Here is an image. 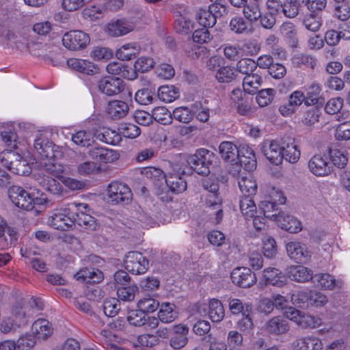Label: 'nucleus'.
<instances>
[{"mask_svg":"<svg viewBox=\"0 0 350 350\" xmlns=\"http://www.w3.org/2000/svg\"><path fill=\"white\" fill-rule=\"evenodd\" d=\"M265 157L272 163L280 165L282 163L283 141L265 140L260 145Z\"/></svg>","mask_w":350,"mask_h":350,"instance_id":"obj_8","label":"nucleus"},{"mask_svg":"<svg viewBox=\"0 0 350 350\" xmlns=\"http://www.w3.org/2000/svg\"><path fill=\"white\" fill-rule=\"evenodd\" d=\"M260 208L263 213L264 219H285L286 217L282 211H278L274 202L263 201L260 204Z\"/></svg>","mask_w":350,"mask_h":350,"instance_id":"obj_34","label":"nucleus"},{"mask_svg":"<svg viewBox=\"0 0 350 350\" xmlns=\"http://www.w3.org/2000/svg\"><path fill=\"white\" fill-rule=\"evenodd\" d=\"M96 138L106 144L111 145H116L121 141L120 134L111 129H107L103 133H98Z\"/></svg>","mask_w":350,"mask_h":350,"instance_id":"obj_51","label":"nucleus"},{"mask_svg":"<svg viewBox=\"0 0 350 350\" xmlns=\"http://www.w3.org/2000/svg\"><path fill=\"white\" fill-rule=\"evenodd\" d=\"M261 2L262 0H247L243 9V14L247 20L255 21L261 16Z\"/></svg>","mask_w":350,"mask_h":350,"instance_id":"obj_35","label":"nucleus"},{"mask_svg":"<svg viewBox=\"0 0 350 350\" xmlns=\"http://www.w3.org/2000/svg\"><path fill=\"white\" fill-rule=\"evenodd\" d=\"M334 15L341 21H346L349 18L350 3L348 0L338 3H334Z\"/></svg>","mask_w":350,"mask_h":350,"instance_id":"obj_59","label":"nucleus"},{"mask_svg":"<svg viewBox=\"0 0 350 350\" xmlns=\"http://www.w3.org/2000/svg\"><path fill=\"white\" fill-rule=\"evenodd\" d=\"M226 341L229 350H244L243 349V333L239 332L238 330H230L227 334Z\"/></svg>","mask_w":350,"mask_h":350,"instance_id":"obj_42","label":"nucleus"},{"mask_svg":"<svg viewBox=\"0 0 350 350\" xmlns=\"http://www.w3.org/2000/svg\"><path fill=\"white\" fill-rule=\"evenodd\" d=\"M198 23L205 28L213 27L216 23V16L210 9H199L196 15Z\"/></svg>","mask_w":350,"mask_h":350,"instance_id":"obj_38","label":"nucleus"},{"mask_svg":"<svg viewBox=\"0 0 350 350\" xmlns=\"http://www.w3.org/2000/svg\"><path fill=\"white\" fill-rule=\"evenodd\" d=\"M239 160L241 166L247 170L252 171L257 165L256 157L254 150L247 145H243L239 148Z\"/></svg>","mask_w":350,"mask_h":350,"instance_id":"obj_18","label":"nucleus"},{"mask_svg":"<svg viewBox=\"0 0 350 350\" xmlns=\"http://www.w3.org/2000/svg\"><path fill=\"white\" fill-rule=\"evenodd\" d=\"M178 317L176 306L172 303L164 302L160 305L158 312L159 319L164 323H170Z\"/></svg>","mask_w":350,"mask_h":350,"instance_id":"obj_30","label":"nucleus"},{"mask_svg":"<svg viewBox=\"0 0 350 350\" xmlns=\"http://www.w3.org/2000/svg\"><path fill=\"white\" fill-rule=\"evenodd\" d=\"M292 61L298 67L305 66L311 69H314L317 64V60L314 56L302 53L295 55Z\"/></svg>","mask_w":350,"mask_h":350,"instance_id":"obj_45","label":"nucleus"},{"mask_svg":"<svg viewBox=\"0 0 350 350\" xmlns=\"http://www.w3.org/2000/svg\"><path fill=\"white\" fill-rule=\"evenodd\" d=\"M256 69V62L250 58H243L237 64V70L245 76L253 74Z\"/></svg>","mask_w":350,"mask_h":350,"instance_id":"obj_57","label":"nucleus"},{"mask_svg":"<svg viewBox=\"0 0 350 350\" xmlns=\"http://www.w3.org/2000/svg\"><path fill=\"white\" fill-rule=\"evenodd\" d=\"M275 90L272 88L263 89L259 91L256 96V100L260 107L269 105L273 100Z\"/></svg>","mask_w":350,"mask_h":350,"instance_id":"obj_54","label":"nucleus"},{"mask_svg":"<svg viewBox=\"0 0 350 350\" xmlns=\"http://www.w3.org/2000/svg\"><path fill=\"white\" fill-rule=\"evenodd\" d=\"M208 317L213 322H220L225 316V310L222 303L217 299H212L208 301Z\"/></svg>","mask_w":350,"mask_h":350,"instance_id":"obj_33","label":"nucleus"},{"mask_svg":"<svg viewBox=\"0 0 350 350\" xmlns=\"http://www.w3.org/2000/svg\"><path fill=\"white\" fill-rule=\"evenodd\" d=\"M303 23L306 29L309 31L316 32L319 31L321 27L322 20L318 14L311 12L310 14L305 16L303 20Z\"/></svg>","mask_w":350,"mask_h":350,"instance_id":"obj_50","label":"nucleus"},{"mask_svg":"<svg viewBox=\"0 0 350 350\" xmlns=\"http://www.w3.org/2000/svg\"><path fill=\"white\" fill-rule=\"evenodd\" d=\"M225 57L230 61H237L245 55L243 46L239 44H227L224 46Z\"/></svg>","mask_w":350,"mask_h":350,"instance_id":"obj_40","label":"nucleus"},{"mask_svg":"<svg viewBox=\"0 0 350 350\" xmlns=\"http://www.w3.org/2000/svg\"><path fill=\"white\" fill-rule=\"evenodd\" d=\"M8 196L16 206L27 211L33 208V198L23 187L16 185L10 187Z\"/></svg>","mask_w":350,"mask_h":350,"instance_id":"obj_9","label":"nucleus"},{"mask_svg":"<svg viewBox=\"0 0 350 350\" xmlns=\"http://www.w3.org/2000/svg\"><path fill=\"white\" fill-rule=\"evenodd\" d=\"M280 31L283 37L291 47L296 48L299 40L297 36V29L293 23L285 22L280 26Z\"/></svg>","mask_w":350,"mask_h":350,"instance_id":"obj_32","label":"nucleus"},{"mask_svg":"<svg viewBox=\"0 0 350 350\" xmlns=\"http://www.w3.org/2000/svg\"><path fill=\"white\" fill-rule=\"evenodd\" d=\"M323 325V320L319 316L303 313L299 326L303 328L314 329Z\"/></svg>","mask_w":350,"mask_h":350,"instance_id":"obj_52","label":"nucleus"},{"mask_svg":"<svg viewBox=\"0 0 350 350\" xmlns=\"http://www.w3.org/2000/svg\"><path fill=\"white\" fill-rule=\"evenodd\" d=\"M239 187L244 197L251 198L256 193L257 183L251 174H247L239 178Z\"/></svg>","mask_w":350,"mask_h":350,"instance_id":"obj_29","label":"nucleus"},{"mask_svg":"<svg viewBox=\"0 0 350 350\" xmlns=\"http://www.w3.org/2000/svg\"><path fill=\"white\" fill-rule=\"evenodd\" d=\"M77 210L79 208L75 203H70L57 208L55 215L59 219H75V213H77Z\"/></svg>","mask_w":350,"mask_h":350,"instance_id":"obj_58","label":"nucleus"},{"mask_svg":"<svg viewBox=\"0 0 350 350\" xmlns=\"http://www.w3.org/2000/svg\"><path fill=\"white\" fill-rule=\"evenodd\" d=\"M282 160L295 163L300 158L301 152L294 139L283 141Z\"/></svg>","mask_w":350,"mask_h":350,"instance_id":"obj_27","label":"nucleus"},{"mask_svg":"<svg viewBox=\"0 0 350 350\" xmlns=\"http://www.w3.org/2000/svg\"><path fill=\"white\" fill-rule=\"evenodd\" d=\"M321 115L320 109L317 107H313L307 110L303 116L302 122L307 126L314 125L319 120Z\"/></svg>","mask_w":350,"mask_h":350,"instance_id":"obj_63","label":"nucleus"},{"mask_svg":"<svg viewBox=\"0 0 350 350\" xmlns=\"http://www.w3.org/2000/svg\"><path fill=\"white\" fill-rule=\"evenodd\" d=\"M141 46L135 42L122 45L116 51V56L122 61H129L136 57L140 53Z\"/></svg>","mask_w":350,"mask_h":350,"instance_id":"obj_21","label":"nucleus"},{"mask_svg":"<svg viewBox=\"0 0 350 350\" xmlns=\"http://www.w3.org/2000/svg\"><path fill=\"white\" fill-rule=\"evenodd\" d=\"M62 43L69 50H79L86 47L90 43V37L82 31H70L63 36Z\"/></svg>","mask_w":350,"mask_h":350,"instance_id":"obj_7","label":"nucleus"},{"mask_svg":"<svg viewBox=\"0 0 350 350\" xmlns=\"http://www.w3.org/2000/svg\"><path fill=\"white\" fill-rule=\"evenodd\" d=\"M75 278L86 283H98L103 279V273L101 271L94 267L83 268L79 270Z\"/></svg>","mask_w":350,"mask_h":350,"instance_id":"obj_23","label":"nucleus"},{"mask_svg":"<svg viewBox=\"0 0 350 350\" xmlns=\"http://www.w3.org/2000/svg\"><path fill=\"white\" fill-rule=\"evenodd\" d=\"M135 28L132 21L119 19L109 23L106 27L107 32L113 37H119L129 33Z\"/></svg>","mask_w":350,"mask_h":350,"instance_id":"obj_15","label":"nucleus"},{"mask_svg":"<svg viewBox=\"0 0 350 350\" xmlns=\"http://www.w3.org/2000/svg\"><path fill=\"white\" fill-rule=\"evenodd\" d=\"M67 65L79 72L88 75L98 72V68L92 62L86 59L70 58L67 60Z\"/></svg>","mask_w":350,"mask_h":350,"instance_id":"obj_19","label":"nucleus"},{"mask_svg":"<svg viewBox=\"0 0 350 350\" xmlns=\"http://www.w3.org/2000/svg\"><path fill=\"white\" fill-rule=\"evenodd\" d=\"M172 116L179 122L189 123L193 118V111L187 107H179L173 110Z\"/></svg>","mask_w":350,"mask_h":350,"instance_id":"obj_53","label":"nucleus"},{"mask_svg":"<svg viewBox=\"0 0 350 350\" xmlns=\"http://www.w3.org/2000/svg\"><path fill=\"white\" fill-rule=\"evenodd\" d=\"M239 204L241 213L245 219H250L255 217L256 206L251 198H242Z\"/></svg>","mask_w":350,"mask_h":350,"instance_id":"obj_46","label":"nucleus"},{"mask_svg":"<svg viewBox=\"0 0 350 350\" xmlns=\"http://www.w3.org/2000/svg\"><path fill=\"white\" fill-rule=\"evenodd\" d=\"M172 171L165 176V181L172 192L180 193L187 189V184L184 178L181 176L187 173L186 167L180 165L179 163L172 164Z\"/></svg>","mask_w":350,"mask_h":350,"instance_id":"obj_3","label":"nucleus"},{"mask_svg":"<svg viewBox=\"0 0 350 350\" xmlns=\"http://www.w3.org/2000/svg\"><path fill=\"white\" fill-rule=\"evenodd\" d=\"M90 56L96 61H107L112 57L113 52L109 48L104 46H96L92 50Z\"/></svg>","mask_w":350,"mask_h":350,"instance_id":"obj_61","label":"nucleus"},{"mask_svg":"<svg viewBox=\"0 0 350 350\" xmlns=\"http://www.w3.org/2000/svg\"><path fill=\"white\" fill-rule=\"evenodd\" d=\"M128 104L122 100H114L109 102L107 107L108 116L113 120L124 118L129 112Z\"/></svg>","mask_w":350,"mask_h":350,"instance_id":"obj_25","label":"nucleus"},{"mask_svg":"<svg viewBox=\"0 0 350 350\" xmlns=\"http://www.w3.org/2000/svg\"><path fill=\"white\" fill-rule=\"evenodd\" d=\"M221 157L227 162L233 163L237 161L239 148L231 142H223L219 146Z\"/></svg>","mask_w":350,"mask_h":350,"instance_id":"obj_28","label":"nucleus"},{"mask_svg":"<svg viewBox=\"0 0 350 350\" xmlns=\"http://www.w3.org/2000/svg\"><path fill=\"white\" fill-rule=\"evenodd\" d=\"M323 342L321 338L314 335L301 336L295 341V350H321Z\"/></svg>","mask_w":350,"mask_h":350,"instance_id":"obj_17","label":"nucleus"},{"mask_svg":"<svg viewBox=\"0 0 350 350\" xmlns=\"http://www.w3.org/2000/svg\"><path fill=\"white\" fill-rule=\"evenodd\" d=\"M262 278L266 285L282 287L287 284V278L282 271L275 267H267L262 271Z\"/></svg>","mask_w":350,"mask_h":350,"instance_id":"obj_14","label":"nucleus"},{"mask_svg":"<svg viewBox=\"0 0 350 350\" xmlns=\"http://www.w3.org/2000/svg\"><path fill=\"white\" fill-rule=\"evenodd\" d=\"M309 171L317 177H325L330 175L333 166L328 162L327 157L321 154H314L308 162Z\"/></svg>","mask_w":350,"mask_h":350,"instance_id":"obj_6","label":"nucleus"},{"mask_svg":"<svg viewBox=\"0 0 350 350\" xmlns=\"http://www.w3.org/2000/svg\"><path fill=\"white\" fill-rule=\"evenodd\" d=\"M236 325L237 329L244 334L253 332V311L251 304L246 305L245 312L242 317L237 321Z\"/></svg>","mask_w":350,"mask_h":350,"instance_id":"obj_26","label":"nucleus"},{"mask_svg":"<svg viewBox=\"0 0 350 350\" xmlns=\"http://www.w3.org/2000/svg\"><path fill=\"white\" fill-rule=\"evenodd\" d=\"M262 77L257 73L247 75L243 80V90L247 94H255L262 85Z\"/></svg>","mask_w":350,"mask_h":350,"instance_id":"obj_36","label":"nucleus"},{"mask_svg":"<svg viewBox=\"0 0 350 350\" xmlns=\"http://www.w3.org/2000/svg\"><path fill=\"white\" fill-rule=\"evenodd\" d=\"M230 277L234 284L242 288H249L256 282V274L247 267L234 269Z\"/></svg>","mask_w":350,"mask_h":350,"instance_id":"obj_11","label":"nucleus"},{"mask_svg":"<svg viewBox=\"0 0 350 350\" xmlns=\"http://www.w3.org/2000/svg\"><path fill=\"white\" fill-rule=\"evenodd\" d=\"M179 91L174 85H162L158 89V98L165 103H172L179 97Z\"/></svg>","mask_w":350,"mask_h":350,"instance_id":"obj_39","label":"nucleus"},{"mask_svg":"<svg viewBox=\"0 0 350 350\" xmlns=\"http://www.w3.org/2000/svg\"><path fill=\"white\" fill-rule=\"evenodd\" d=\"M52 142L44 143L38 139L34 143L35 154L40 162V170L34 174L35 180L46 191L53 195L63 196L66 191L55 178H58L65 187L72 191L82 189L85 183L75 178L63 176L64 167L56 161L59 152Z\"/></svg>","mask_w":350,"mask_h":350,"instance_id":"obj_1","label":"nucleus"},{"mask_svg":"<svg viewBox=\"0 0 350 350\" xmlns=\"http://www.w3.org/2000/svg\"><path fill=\"white\" fill-rule=\"evenodd\" d=\"M193 28V23L187 16L180 14L177 16L174 22V29L178 33L187 34Z\"/></svg>","mask_w":350,"mask_h":350,"instance_id":"obj_43","label":"nucleus"},{"mask_svg":"<svg viewBox=\"0 0 350 350\" xmlns=\"http://www.w3.org/2000/svg\"><path fill=\"white\" fill-rule=\"evenodd\" d=\"M329 157L332 165L338 168H344L348 162L345 151L336 147L329 148Z\"/></svg>","mask_w":350,"mask_h":350,"instance_id":"obj_37","label":"nucleus"},{"mask_svg":"<svg viewBox=\"0 0 350 350\" xmlns=\"http://www.w3.org/2000/svg\"><path fill=\"white\" fill-rule=\"evenodd\" d=\"M135 99L140 105H150L153 100V93L148 88H143L136 92Z\"/></svg>","mask_w":350,"mask_h":350,"instance_id":"obj_64","label":"nucleus"},{"mask_svg":"<svg viewBox=\"0 0 350 350\" xmlns=\"http://www.w3.org/2000/svg\"><path fill=\"white\" fill-rule=\"evenodd\" d=\"M277 225L282 230L290 233H297L302 230V224L299 220H275Z\"/></svg>","mask_w":350,"mask_h":350,"instance_id":"obj_56","label":"nucleus"},{"mask_svg":"<svg viewBox=\"0 0 350 350\" xmlns=\"http://www.w3.org/2000/svg\"><path fill=\"white\" fill-rule=\"evenodd\" d=\"M51 323L45 319H38L31 326V332L37 339L45 340L53 334Z\"/></svg>","mask_w":350,"mask_h":350,"instance_id":"obj_24","label":"nucleus"},{"mask_svg":"<svg viewBox=\"0 0 350 350\" xmlns=\"http://www.w3.org/2000/svg\"><path fill=\"white\" fill-rule=\"evenodd\" d=\"M312 282L324 290L334 291L340 289L343 286V281L340 279H336L329 273H317L312 275Z\"/></svg>","mask_w":350,"mask_h":350,"instance_id":"obj_13","label":"nucleus"},{"mask_svg":"<svg viewBox=\"0 0 350 350\" xmlns=\"http://www.w3.org/2000/svg\"><path fill=\"white\" fill-rule=\"evenodd\" d=\"M9 170L16 174L26 176L31 173V165L20 156L19 159L10 161Z\"/></svg>","mask_w":350,"mask_h":350,"instance_id":"obj_44","label":"nucleus"},{"mask_svg":"<svg viewBox=\"0 0 350 350\" xmlns=\"http://www.w3.org/2000/svg\"><path fill=\"white\" fill-rule=\"evenodd\" d=\"M286 276L297 282H306L312 280V271L303 265H291L286 269Z\"/></svg>","mask_w":350,"mask_h":350,"instance_id":"obj_16","label":"nucleus"},{"mask_svg":"<svg viewBox=\"0 0 350 350\" xmlns=\"http://www.w3.org/2000/svg\"><path fill=\"white\" fill-rule=\"evenodd\" d=\"M201 199L205 205V212L210 217L221 219L223 217L220 193L202 194Z\"/></svg>","mask_w":350,"mask_h":350,"instance_id":"obj_10","label":"nucleus"},{"mask_svg":"<svg viewBox=\"0 0 350 350\" xmlns=\"http://www.w3.org/2000/svg\"><path fill=\"white\" fill-rule=\"evenodd\" d=\"M120 310V303L118 299L109 298L106 299L103 303V311L107 317L115 316Z\"/></svg>","mask_w":350,"mask_h":350,"instance_id":"obj_62","label":"nucleus"},{"mask_svg":"<svg viewBox=\"0 0 350 350\" xmlns=\"http://www.w3.org/2000/svg\"><path fill=\"white\" fill-rule=\"evenodd\" d=\"M176 163L185 167L186 171L188 172V166L199 174H206L208 172L207 167L204 166L202 161H200L199 158H198L196 154L180 156L178 161Z\"/></svg>","mask_w":350,"mask_h":350,"instance_id":"obj_20","label":"nucleus"},{"mask_svg":"<svg viewBox=\"0 0 350 350\" xmlns=\"http://www.w3.org/2000/svg\"><path fill=\"white\" fill-rule=\"evenodd\" d=\"M132 193L130 188L124 183L113 182L107 189V199L114 204H127L132 200Z\"/></svg>","mask_w":350,"mask_h":350,"instance_id":"obj_4","label":"nucleus"},{"mask_svg":"<svg viewBox=\"0 0 350 350\" xmlns=\"http://www.w3.org/2000/svg\"><path fill=\"white\" fill-rule=\"evenodd\" d=\"M72 141L78 146L88 147L94 142V135L90 131L81 130L72 134Z\"/></svg>","mask_w":350,"mask_h":350,"instance_id":"obj_41","label":"nucleus"},{"mask_svg":"<svg viewBox=\"0 0 350 350\" xmlns=\"http://www.w3.org/2000/svg\"><path fill=\"white\" fill-rule=\"evenodd\" d=\"M288 256L297 262H304L309 256L306 245L299 242H290L286 246Z\"/></svg>","mask_w":350,"mask_h":350,"instance_id":"obj_22","label":"nucleus"},{"mask_svg":"<svg viewBox=\"0 0 350 350\" xmlns=\"http://www.w3.org/2000/svg\"><path fill=\"white\" fill-rule=\"evenodd\" d=\"M137 306L144 313L153 312L159 308V303L150 296H145L137 301Z\"/></svg>","mask_w":350,"mask_h":350,"instance_id":"obj_48","label":"nucleus"},{"mask_svg":"<svg viewBox=\"0 0 350 350\" xmlns=\"http://www.w3.org/2000/svg\"><path fill=\"white\" fill-rule=\"evenodd\" d=\"M43 309V303L40 299L31 298L23 306H16L12 309L13 320L19 327L25 325L29 320Z\"/></svg>","mask_w":350,"mask_h":350,"instance_id":"obj_2","label":"nucleus"},{"mask_svg":"<svg viewBox=\"0 0 350 350\" xmlns=\"http://www.w3.org/2000/svg\"><path fill=\"white\" fill-rule=\"evenodd\" d=\"M120 133L126 138L134 139L138 137L141 131L140 129L131 123H122L119 126Z\"/></svg>","mask_w":350,"mask_h":350,"instance_id":"obj_60","label":"nucleus"},{"mask_svg":"<svg viewBox=\"0 0 350 350\" xmlns=\"http://www.w3.org/2000/svg\"><path fill=\"white\" fill-rule=\"evenodd\" d=\"M124 88V81L119 77H106L98 82L99 90L107 96L117 95L122 92Z\"/></svg>","mask_w":350,"mask_h":350,"instance_id":"obj_12","label":"nucleus"},{"mask_svg":"<svg viewBox=\"0 0 350 350\" xmlns=\"http://www.w3.org/2000/svg\"><path fill=\"white\" fill-rule=\"evenodd\" d=\"M125 269L135 275L143 274L148 269V259L140 252L132 251L128 252L124 257Z\"/></svg>","mask_w":350,"mask_h":350,"instance_id":"obj_5","label":"nucleus"},{"mask_svg":"<svg viewBox=\"0 0 350 350\" xmlns=\"http://www.w3.org/2000/svg\"><path fill=\"white\" fill-rule=\"evenodd\" d=\"M321 92V85L315 82L312 83L307 88L306 96V105L310 106L319 102V95Z\"/></svg>","mask_w":350,"mask_h":350,"instance_id":"obj_49","label":"nucleus"},{"mask_svg":"<svg viewBox=\"0 0 350 350\" xmlns=\"http://www.w3.org/2000/svg\"><path fill=\"white\" fill-rule=\"evenodd\" d=\"M138 291L136 285H131L127 287H119L117 289V295L119 300L124 301H131L134 300L135 293Z\"/></svg>","mask_w":350,"mask_h":350,"instance_id":"obj_55","label":"nucleus"},{"mask_svg":"<svg viewBox=\"0 0 350 350\" xmlns=\"http://www.w3.org/2000/svg\"><path fill=\"white\" fill-rule=\"evenodd\" d=\"M236 70L233 67L226 66L219 68L215 74V78L220 83H229L237 77Z\"/></svg>","mask_w":350,"mask_h":350,"instance_id":"obj_47","label":"nucleus"},{"mask_svg":"<svg viewBox=\"0 0 350 350\" xmlns=\"http://www.w3.org/2000/svg\"><path fill=\"white\" fill-rule=\"evenodd\" d=\"M266 329L271 334H281L289 329V325L284 318L275 317L266 323Z\"/></svg>","mask_w":350,"mask_h":350,"instance_id":"obj_31","label":"nucleus"}]
</instances>
